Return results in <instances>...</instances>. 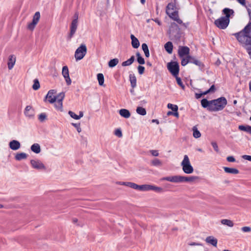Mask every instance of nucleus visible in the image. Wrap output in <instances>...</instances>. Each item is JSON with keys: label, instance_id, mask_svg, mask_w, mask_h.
Here are the masks:
<instances>
[{"label": "nucleus", "instance_id": "obj_1", "mask_svg": "<svg viewBox=\"0 0 251 251\" xmlns=\"http://www.w3.org/2000/svg\"><path fill=\"white\" fill-rule=\"evenodd\" d=\"M227 104V100L225 97H220L217 99L208 100L203 99L201 100V105L211 112L222 110Z\"/></svg>", "mask_w": 251, "mask_h": 251}, {"label": "nucleus", "instance_id": "obj_2", "mask_svg": "<svg viewBox=\"0 0 251 251\" xmlns=\"http://www.w3.org/2000/svg\"><path fill=\"white\" fill-rule=\"evenodd\" d=\"M238 41L246 45H251V27L249 25H246L240 32L233 34ZM248 52L251 58V47L247 48Z\"/></svg>", "mask_w": 251, "mask_h": 251}, {"label": "nucleus", "instance_id": "obj_3", "mask_svg": "<svg viewBox=\"0 0 251 251\" xmlns=\"http://www.w3.org/2000/svg\"><path fill=\"white\" fill-rule=\"evenodd\" d=\"M196 176H173L164 177L162 180H166L174 183H183L186 182H192L198 179Z\"/></svg>", "mask_w": 251, "mask_h": 251}, {"label": "nucleus", "instance_id": "obj_4", "mask_svg": "<svg viewBox=\"0 0 251 251\" xmlns=\"http://www.w3.org/2000/svg\"><path fill=\"white\" fill-rule=\"evenodd\" d=\"M183 171L187 174H190L194 172V169L190 163L189 158L187 155L184 156L183 160L181 163Z\"/></svg>", "mask_w": 251, "mask_h": 251}, {"label": "nucleus", "instance_id": "obj_5", "mask_svg": "<svg viewBox=\"0 0 251 251\" xmlns=\"http://www.w3.org/2000/svg\"><path fill=\"white\" fill-rule=\"evenodd\" d=\"M87 53V48L85 44H81L75 50V57L76 60L82 59Z\"/></svg>", "mask_w": 251, "mask_h": 251}, {"label": "nucleus", "instance_id": "obj_6", "mask_svg": "<svg viewBox=\"0 0 251 251\" xmlns=\"http://www.w3.org/2000/svg\"><path fill=\"white\" fill-rule=\"evenodd\" d=\"M167 68L170 72L174 76H177L179 71L178 63L177 62L174 61L168 63Z\"/></svg>", "mask_w": 251, "mask_h": 251}, {"label": "nucleus", "instance_id": "obj_7", "mask_svg": "<svg viewBox=\"0 0 251 251\" xmlns=\"http://www.w3.org/2000/svg\"><path fill=\"white\" fill-rule=\"evenodd\" d=\"M229 23V20H226L222 17L214 22L215 25L220 29H225L227 27Z\"/></svg>", "mask_w": 251, "mask_h": 251}, {"label": "nucleus", "instance_id": "obj_8", "mask_svg": "<svg viewBox=\"0 0 251 251\" xmlns=\"http://www.w3.org/2000/svg\"><path fill=\"white\" fill-rule=\"evenodd\" d=\"M30 163L33 169L41 171L46 170L45 165L39 159H31Z\"/></svg>", "mask_w": 251, "mask_h": 251}, {"label": "nucleus", "instance_id": "obj_9", "mask_svg": "<svg viewBox=\"0 0 251 251\" xmlns=\"http://www.w3.org/2000/svg\"><path fill=\"white\" fill-rule=\"evenodd\" d=\"M40 12L38 11L35 12V13L34 14V15L33 16L32 22L31 23H30L29 24H28V25H27L28 29L30 30H33L34 29L36 25L38 24V23L40 20Z\"/></svg>", "mask_w": 251, "mask_h": 251}, {"label": "nucleus", "instance_id": "obj_10", "mask_svg": "<svg viewBox=\"0 0 251 251\" xmlns=\"http://www.w3.org/2000/svg\"><path fill=\"white\" fill-rule=\"evenodd\" d=\"M190 49L186 46H179L178 50V54L180 58L189 55Z\"/></svg>", "mask_w": 251, "mask_h": 251}, {"label": "nucleus", "instance_id": "obj_11", "mask_svg": "<svg viewBox=\"0 0 251 251\" xmlns=\"http://www.w3.org/2000/svg\"><path fill=\"white\" fill-rule=\"evenodd\" d=\"M62 74L65 79L67 84L70 85L71 84L72 81L69 76V69L67 66L63 67Z\"/></svg>", "mask_w": 251, "mask_h": 251}, {"label": "nucleus", "instance_id": "obj_12", "mask_svg": "<svg viewBox=\"0 0 251 251\" xmlns=\"http://www.w3.org/2000/svg\"><path fill=\"white\" fill-rule=\"evenodd\" d=\"M77 26L78 23H76V22H71L70 28V33L68 36V38L69 40L74 36L77 28Z\"/></svg>", "mask_w": 251, "mask_h": 251}, {"label": "nucleus", "instance_id": "obj_13", "mask_svg": "<svg viewBox=\"0 0 251 251\" xmlns=\"http://www.w3.org/2000/svg\"><path fill=\"white\" fill-rule=\"evenodd\" d=\"M56 93L55 90H50L46 96V99H48L49 102L50 103H53L56 101L55 96H54Z\"/></svg>", "mask_w": 251, "mask_h": 251}, {"label": "nucleus", "instance_id": "obj_14", "mask_svg": "<svg viewBox=\"0 0 251 251\" xmlns=\"http://www.w3.org/2000/svg\"><path fill=\"white\" fill-rule=\"evenodd\" d=\"M167 14L170 18L176 21L177 23L179 24H181L182 23V21L179 18L178 11H171L169 13H167Z\"/></svg>", "mask_w": 251, "mask_h": 251}, {"label": "nucleus", "instance_id": "obj_15", "mask_svg": "<svg viewBox=\"0 0 251 251\" xmlns=\"http://www.w3.org/2000/svg\"><path fill=\"white\" fill-rule=\"evenodd\" d=\"M9 146L11 150L16 151L20 148L21 144L18 141L13 140L9 142Z\"/></svg>", "mask_w": 251, "mask_h": 251}, {"label": "nucleus", "instance_id": "obj_16", "mask_svg": "<svg viewBox=\"0 0 251 251\" xmlns=\"http://www.w3.org/2000/svg\"><path fill=\"white\" fill-rule=\"evenodd\" d=\"M16 58L14 55H10L8 57L7 63L8 68L9 70H11L16 63Z\"/></svg>", "mask_w": 251, "mask_h": 251}, {"label": "nucleus", "instance_id": "obj_17", "mask_svg": "<svg viewBox=\"0 0 251 251\" xmlns=\"http://www.w3.org/2000/svg\"><path fill=\"white\" fill-rule=\"evenodd\" d=\"M34 109L30 105H27L26 106L24 114L25 116L28 118H32L34 116Z\"/></svg>", "mask_w": 251, "mask_h": 251}, {"label": "nucleus", "instance_id": "obj_18", "mask_svg": "<svg viewBox=\"0 0 251 251\" xmlns=\"http://www.w3.org/2000/svg\"><path fill=\"white\" fill-rule=\"evenodd\" d=\"M205 241L206 242V243L211 244L214 247L217 246L218 242L217 239L212 236H209L207 237L205 239Z\"/></svg>", "mask_w": 251, "mask_h": 251}, {"label": "nucleus", "instance_id": "obj_19", "mask_svg": "<svg viewBox=\"0 0 251 251\" xmlns=\"http://www.w3.org/2000/svg\"><path fill=\"white\" fill-rule=\"evenodd\" d=\"M131 39V45L133 48L137 49L140 45V43L138 39L135 37L133 34L130 35Z\"/></svg>", "mask_w": 251, "mask_h": 251}, {"label": "nucleus", "instance_id": "obj_20", "mask_svg": "<svg viewBox=\"0 0 251 251\" xmlns=\"http://www.w3.org/2000/svg\"><path fill=\"white\" fill-rule=\"evenodd\" d=\"M28 155L25 152L17 153L15 156V159L17 161H21L27 158Z\"/></svg>", "mask_w": 251, "mask_h": 251}, {"label": "nucleus", "instance_id": "obj_21", "mask_svg": "<svg viewBox=\"0 0 251 251\" xmlns=\"http://www.w3.org/2000/svg\"><path fill=\"white\" fill-rule=\"evenodd\" d=\"M164 48L168 53L171 54L173 50V43L170 41L167 42L164 45Z\"/></svg>", "mask_w": 251, "mask_h": 251}, {"label": "nucleus", "instance_id": "obj_22", "mask_svg": "<svg viewBox=\"0 0 251 251\" xmlns=\"http://www.w3.org/2000/svg\"><path fill=\"white\" fill-rule=\"evenodd\" d=\"M120 115L125 118H128L130 117L131 114L129 111L126 109H121L119 110Z\"/></svg>", "mask_w": 251, "mask_h": 251}, {"label": "nucleus", "instance_id": "obj_23", "mask_svg": "<svg viewBox=\"0 0 251 251\" xmlns=\"http://www.w3.org/2000/svg\"><path fill=\"white\" fill-rule=\"evenodd\" d=\"M189 58H190V61H189L190 63L194 64L195 65H196L200 67H203V64L200 61L196 59L194 57L190 56V57H189Z\"/></svg>", "mask_w": 251, "mask_h": 251}, {"label": "nucleus", "instance_id": "obj_24", "mask_svg": "<svg viewBox=\"0 0 251 251\" xmlns=\"http://www.w3.org/2000/svg\"><path fill=\"white\" fill-rule=\"evenodd\" d=\"M223 12L224 14L225 15V16L223 17L226 20H229V17L230 16V14L233 13V11L232 9H229L228 8H226L223 9Z\"/></svg>", "mask_w": 251, "mask_h": 251}, {"label": "nucleus", "instance_id": "obj_25", "mask_svg": "<svg viewBox=\"0 0 251 251\" xmlns=\"http://www.w3.org/2000/svg\"><path fill=\"white\" fill-rule=\"evenodd\" d=\"M151 189V185L145 184L139 185L137 184L136 190H138L142 191H149Z\"/></svg>", "mask_w": 251, "mask_h": 251}, {"label": "nucleus", "instance_id": "obj_26", "mask_svg": "<svg viewBox=\"0 0 251 251\" xmlns=\"http://www.w3.org/2000/svg\"><path fill=\"white\" fill-rule=\"evenodd\" d=\"M31 150L35 153H39L41 152V148L39 144L37 143L33 144L30 148Z\"/></svg>", "mask_w": 251, "mask_h": 251}, {"label": "nucleus", "instance_id": "obj_27", "mask_svg": "<svg viewBox=\"0 0 251 251\" xmlns=\"http://www.w3.org/2000/svg\"><path fill=\"white\" fill-rule=\"evenodd\" d=\"M224 171L226 173L232 174H238L239 173V171L235 168H228L226 167H224L223 168Z\"/></svg>", "mask_w": 251, "mask_h": 251}, {"label": "nucleus", "instance_id": "obj_28", "mask_svg": "<svg viewBox=\"0 0 251 251\" xmlns=\"http://www.w3.org/2000/svg\"><path fill=\"white\" fill-rule=\"evenodd\" d=\"M129 80L131 87L134 88L136 86V77L134 74H130Z\"/></svg>", "mask_w": 251, "mask_h": 251}, {"label": "nucleus", "instance_id": "obj_29", "mask_svg": "<svg viewBox=\"0 0 251 251\" xmlns=\"http://www.w3.org/2000/svg\"><path fill=\"white\" fill-rule=\"evenodd\" d=\"M135 60V57L134 56H131V57L126 61L123 62L122 63V66L123 67L128 66L131 65Z\"/></svg>", "mask_w": 251, "mask_h": 251}, {"label": "nucleus", "instance_id": "obj_30", "mask_svg": "<svg viewBox=\"0 0 251 251\" xmlns=\"http://www.w3.org/2000/svg\"><path fill=\"white\" fill-rule=\"evenodd\" d=\"M238 128L240 130L246 131L251 134V126H250L240 125Z\"/></svg>", "mask_w": 251, "mask_h": 251}, {"label": "nucleus", "instance_id": "obj_31", "mask_svg": "<svg viewBox=\"0 0 251 251\" xmlns=\"http://www.w3.org/2000/svg\"><path fill=\"white\" fill-rule=\"evenodd\" d=\"M142 48L144 52L146 57H149L150 56V52L148 45L146 43H143L142 45Z\"/></svg>", "mask_w": 251, "mask_h": 251}, {"label": "nucleus", "instance_id": "obj_32", "mask_svg": "<svg viewBox=\"0 0 251 251\" xmlns=\"http://www.w3.org/2000/svg\"><path fill=\"white\" fill-rule=\"evenodd\" d=\"M119 61L118 58H114L110 60L108 62V66L110 68L116 66L119 63Z\"/></svg>", "mask_w": 251, "mask_h": 251}, {"label": "nucleus", "instance_id": "obj_33", "mask_svg": "<svg viewBox=\"0 0 251 251\" xmlns=\"http://www.w3.org/2000/svg\"><path fill=\"white\" fill-rule=\"evenodd\" d=\"M193 131V136L195 138H198L201 137V133L198 130V128L196 126H194L192 128Z\"/></svg>", "mask_w": 251, "mask_h": 251}, {"label": "nucleus", "instance_id": "obj_34", "mask_svg": "<svg viewBox=\"0 0 251 251\" xmlns=\"http://www.w3.org/2000/svg\"><path fill=\"white\" fill-rule=\"evenodd\" d=\"M175 7H176V5L175 3H172V2H170V3H168V4L167 5V6L166 7V13H169L171 11H173V10H174V8H175Z\"/></svg>", "mask_w": 251, "mask_h": 251}, {"label": "nucleus", "instance_id": "obj_35", "mask_svg": "<svg viewBox=\"0 0 251 251\" xmlns=\"http://www.w3.org/2000/svg\"><path fill=\"white\" fill-rule=\"evenodd\" d=\"M189 57H190V55H187L185 57H183L181 58V64L182 66H184L186 65L188 63H190V59Z\"/></svg>", "mask_w": 251, "mask_h": 251}, {"label": "nucleus", "instance_id": "obj_36", "mask_svg": "<svg viewBox=\"0 0 251 251\" xmlns=\"http://www.w3.org/2000/svg\"><path fill=\"white\" fill-rule=\"evenodd\" d=\"M97 79L99 84L100 86H102L104 83V76L102 74L99 73L97 75Z\"/></svg>", "mask_w": 251, "mask_h": 251}, {"label": "nucleus", "instance_id": "obj_37", "mask_svg": "<svg viewBox=\"0 0 251 251\" xmlns=\"http://www.w3.org/2000/svg\"><path fill=\"white\" fill-rule=\"evenodd\" d=\"M136 112L141 115L144 116L146 114V110L145 108L142 107H137L136 109Z\"/></svg>", "mask_w": 251, "mask_h": 251}, {"label": "nucleus", "instance_id": "obj_38", "mask_svg": "<svg viewBox=\"0 0 251 251\" xmlns=\"http://www.w3.org/2000/svg\"><path fill=\"white\" fill-rule=\"evenodd\" d=\"M221 223L223 225H226L229 227H232L233 226V223L232 221L230 220L223 219L221 221Z\"/></svg>", "mask_w": 251, "mask_h": 251}, {"label": "nucleus", "instance_id": "obj_39", "mask_svg": "<svg viewBox=\"0 0 251 251\" xmlns=\"http://www.w3.org/2000/svg\"><path fill=\"white\" fill-rule=\"evenodd\" d=\"M65 97V94L63 92L60 93L57 96H55L56 101L62 102Z\"/></svg>", "mask_w": 251, "mask_h": 251}, {"label": "nucleus", "instance_id": "obj_40", "mask_svg": "<svg viewBox=\"0 0 251 251\" xmlns=\"http://www.w3.org/2000/svg\"><path fill=\"white\" fill-rule=\"evenodd\" d=\"M40 88V83L38 79L34 80V84L32 85V88L34 90H37Z\"/></svg>", "mask_w": 251, "mask_h": 251}, {"label": "nucleus", "instance_id": "obj_41", "mask_svg": "<svg viewBox=\"0 0 251 251\" xmlns=\"http://www.w3.org/2000/svg\"><path fill=\"white\" fill-rule=\"evenodd\" d=\"M56 102L54 104V106L55 108L59 110L60 111H62L63 110V104L61 101H58L57 100L55 101Z\"/></svg>", "mask_w": 251, "mask_h": 251}, {"label": "nucleus", "instance_id": "obj_42", "mask_svg": "<svg viewBox=\"0 0 251 251\" xmlns=\"http://www.w3.org/2000/svg\"><path fill=\"white\" fill-rule=\"evenodd\" d=\"M151 164L155 166H160L162 165V163L160 160L157 158L153 159L151 162Z\"/></svg>", "mask_w": 251, "mask_h": 251}, {"label": "nucleus", "instance_id": "obj_43", "mask_svg": "<svg viewBox=\"0 0 251 251\" xmlns=\"http://www.w3.org/2000/svg\"><path fill=\"white\" fill-rule=\"evenodd\" d=\"M150 190H153L157 192H162L163 191V189L161 187H157L154 185H151V189Z\"/></svg>", "mask_w": 251, "mask_h": 251}, {"label": "nucleus", "instance_id": "obj_44", "mask_svg": "<svg viewBox=\"0 0 251 251\" xmlns=\"http://www.w3.org/2000/svg\"><path fill=\"white\" fill-rule=\"evenodd\" d=\"M167 107L172 109L174 112H176L178 110V106L176 105L168 103L167 105Z\"/></svg>", "mask_w": 251, "mask_h": 251}, {"label": "nucleus", "instance_id": "obj_45", "mask_svg": "<svg viewBox=\"0 0 251 251\" xmlns=\"http://www.w3.org/2000/svg\"><path fill=\"white\" fill-rule=\"evenodd\" d=\"M125 186H128L129 187L132 188L134 189H136V188L137 187V184L130 182H125Z\"/></svg>", "mask_w": 251, "mask_h": 251}, {"label": "nucleus", "instance_id": "obj_46", "mask_svg": "<svg viewBox=\"0 0 251 251\" xmlns=\"http://www.w3.org/2000/svg\"><path fill=\"white\" fill-rule=\"evenodd\" d=\"M68 114L69 115L73 118L75 119V120H79V117H78V115L75 114L74 112H73L72 111H69L68 112Z\"/></svg>", "mask_w": 251, "mask_h": 251}, {"label": "nucleus", "instance_id": "obj_47", "mask_svg": "<svg viewBox=\"0 0 251 251\" xmlns=\"http://www.w3.org/2000/svg\"><path fill=\"white\" fill-rule=\"evenodd\" d=\"M176 81H177V83L183 89H184V87H185V86L184 85V84H183L182 81H181V79H180V78L177 77V76H176Z\"/></svg>", "mask_w": 251, "mask_h": 251}, {"label": "nucleus", "instance_id": "obj_48", "mask_svg": "<svg viewBox=\"0 0 251 251\" xmlns=\"http://www.w3.org/2000/svg\"><path fill=\"white\" fill-rule=\"evenodd\" d=\"M46 115L44 113H42L39 115V120L41 122L44 121L46 119Z\"/></svg>", "mask_w": 251, "mask_h": 251}, {"label": "nucleus", "instance_id": "obj_49", "mask_svg": "<svg viewBox=\"0 0 251 251\" xmlns=\"http://www.w3.org/2000/svg\"><path fill=\"white\" fill-rule=\"evenodd\" d=\"M115 135L118 137H122L123 136L122 131L120 129H117L115 131Z\"/></svg>", "mask_w": 251, "mask_h": 251}, {"label": "nucleus", "instance_id": "obj_50", "mask_svg": "<svg viewBox=\"0 0 251 251\" xmlns=\"http://www.w3.org/2000/svg\"><path fill=\"white\" fill-rule=\"evenodd\" d=\"M72 125L76 128L78 132H80L81 131V128L80 127V124H75L72 123Z\"/></svg>", "mask_w": 251, "mask_h": 251}, {"label": "nucleus", "instance_id": "obj_51", "mask_svg": "<svg viewBox=\"0 0 251 251\" xmlns=\"http://www.w3.org/2000/svg\"><path fill=\"white\" fill-rule=\"evenodd\" d=\"M138 73L140 75H142L145 71V67L142 66H139L138 67Z\"/></svg>", "mask_w": 251, "mask_h": 251}, {"label": "nucleus", "instance_id": "obj_52", "mask_svg": "<svg viewBox=\"0 0 251 251\" xmlns=\"http://www.w3.org/2000/svg\"><path fill=\"white\" fill-rule=\"evenodd\" d=\"M241 230L244 232H249L251 231V228L249 226H244L242 227Z\"/></svg>", "mask_w": 251, "mask_h": 251}, {"label": "nucleus", "instance_id": "obj_53", "mask_svg": "<svg viewBox=\"0 0 251 251\" xmlns=\"http://www.w3.org/2000/svg\"><path fill=\"white\" fill-rule=\"evenodd\" d=\"M211 145H212L213 148H214V150L217 152H218L219 151L218 146L217 143L216 142H212L211 143Z\"/></svg>", "mask_w": 251, "mask_h": 251}, {"label": "nucleus", "instance_id": "obj_54", "mask_svg": "<svg viewBox=\"0 0 251 251\" xmlns=\"http://www.w3.org/2000/svg\"><path fill=\"white\" fill-rule=\"evenodd\" d=\"M137 60L138 62L140 64H142V65L144 64L145 63L144 59L142 56H141L140 57H138L137 58Z\"/></svg>", "mask_w": 251, "mask_h": 251}, {"label": "nucleus", "instance_id": "obj_55", "mask_svg": "<svg viewBox=\"0 0 251 251\" xmlns=\"http://www.w3.org/2000/svg\"><path fill=\"white\" fill-rule=\"evenodd\" d=\"M74 19L73 20L72 22H76V23H78V12H75L74 16Z\"/></svg>", "mask_w": 251, "mask_h": 251}, {"label": "nucleus", "instance_id": "obj_56", "mask_svg": "<svg viewBox=\"0 0 251 251\" xmlns=\"http://www.w3.org/2000/svg\"><path fill=\"white\" fill-rule=\"evenodd\" d=\"M150 152L154 156H158L159 155L158 151L157 150H151Z\"/></svg>", "mask_w": 251, "mask_h": 251}, {"label": "nucleus", "instance_id": "obj_57", "mask_svg": "<svg viewBox=\"0 0 251 251\" xmlns=\"http://www.w3.org/2000/svg\"><path fill=\"white\" fill-rule=\"evenodd\" d=\"M226 159H227V161H228L229 162H233L235 161V158H234V157H233L232 156H228L226 158Z\"/></svg>", "mask_w": 251, "mask_h": 251}, {"label": "nucleus", "instance_id": "obj_58", "mask_svg": "<svg viewBox=\"0 0 251 251\" xmlns=\"http://www.w3.org/2000/svg\"><path fill=\"white\" fill-rule=\"evenodd\" d=\"M242 157L245 159V160H249V161H251V156L250 155H244L242 156Z\"/></svg>", "mask_w": 251, "mask_h": 251}, {"label": "nucleus", "instance_id": "obj_59", "mask_svg": "<svg viewBox=\"0 0 251 251\" xmlns=\"http://www.w3.org/2000/svg\"><path fill=\"white\" fill-rule=\"evenodd\" d=\"M208 90L210 91V93L214 92L215 90V86L214 85H212Z\"/></svg>", "mask_w": 251, "mask_h": 251}, {"label": "nucleus", "instance_id": "obj_60", "mask_svg": "<svg viewBox=\"0 0 251 251\" xmlns=\"http://www.w3.org/2000/svg\"><path fill=\"white\" fill-rule=\"evenodd\" d=\"M237 1L240 3L242 5H245L246 4L245 0H237Z\"/></svg>", "mask_w": 251, "mask_h": 251}, {"label": "nucleus", "instance_id": "obj_61", "mask_svg": "<svg viewBox=\"0 0 251 251\" xmlns=\"http://www.w3.org/2000/svg\"><path fill=\"white\" fill-rule=\"evenodd\" d=\"M189 245H190V246H195V245H197V246H202V244H201V243L192 242L191 243H190Z\"/></svg>", "mask_w": 251, "mask_h": 251}, {"label": "nucleus", "instance_id": "obj_62", "mask_svg": "<svg viewBox=\"0 0 251 251\" xmlns=\"http://www.w3.org/2000/svg\"><path fill=\"white\" fill-rule=\"evenodd\" d=\"M202 96V94H201H201L196 93L195 94L196 98L197 99H200V98H201Z\"/></svg>", "mask_w": 251, "mask_h": 251}, {"label": "nucleus", "instance_id": "obj_63", "mask_svg": "<svg viewBox=\"0 0 251 251\" xmlns=\"http://www.w3.org/2000/svg\"><path fill=\"white\" fill-rule=\"evenodd\" d=\"M155 23H156L159 25H161V22L157 19H155L154 20H153Z\"/></svg>", "mask_w": 251, "mask_h": 251}, {"label": "nucleus", "instance_id": "obj_64", "mask_svg": "<svg viewBox=\"0 0 251 251\" xmlns=\"http://www.w3.org/2000/svg\"><path fill=\"white\" fill-rule=\"evenodd\" d=\"M173 115L175 116V117H177V118H178L179 117V114L177 112V111H176V112H174L173 113Z\"/></svg>", "mask_w": 251, "mask_h": 251}]
</instances>
